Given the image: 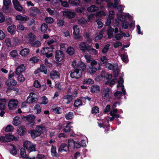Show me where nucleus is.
Here are the masks:
<instances>
[{
  "mask_svg": "<svg viewBox=\"0 0 159 159\" xmlns=\"http://www.w3.org/2000/svg\"><path fill=\"white\" fill-rule=\"evenodd\" d=\"M60 2H61V5L62 7H67L69 6V4L67 2L62 1V0H60Z\"/></svg>",
  "mask_w": 159,
  "mask_h": 159,
  "instance_id": "61",
  "label": "nucleus"
},
{
  "mask_svg": "<svg viewBox=\"0 0 159 159\" xmlns=\"http://www.w3.org/2000/svg\"><path fill=\"white\" fill-rule=\"evenodd\" d=\"M17 78V80L20 82H23L25 80V78L22 75L20 74Z\"/></svg>",
  "mask_w": 159,
  "mask_h": 159,
  "instance_id": "64",
  "label": "nucleus"
},
{
  "mask_svg": "<svg viewBox=\"0 0 159 159\" xmlns=\"http://www.w3.org/2000/svg\"><path fill=\"white\" fill-rule=\"evenodd\" d=\"M25 67L23 64H21L18 66L16 70V73L19 75L25 71Z\"/></svg>",
  "mask_w": 159,
  "mask_h": 159,
  "instance_id": "18",
  "label": "nucleus"
},
{
  "mask_svg": "<svg viewBox=\"0 0 159 159\" xmlns=\"http://www.w3.org/2000/svg\"><path fill=\"white\" fill-rule=\"evenodd\" d=\"M82 105V101L79 99H77L75 100L74 105L75 107H78L80 106H81Z\"/></svg>",
  "mask_w": 159,
  "mask_h": 159,
  "instance_id": "44",
  "label": "nucleus"
},
{
  "mask_svg": "<svg viewBox=\"0 0 159 159\" xmlns=\"http://www.w3.org/2000/svg\"><path fill=\"white\" fill-rule=\"evenodd\" d=\"M34 110L37 114H39L41 111L40 106L38 104H36L34 107Z\"/></svg>",
  "mask_w": 159,
  "mask_h": 159,
  "instance_id": "39",
  "label": "nucleus"
},
{
  "mask_svg": "<svg viewBox=\"0 0 159 159\" xmlns=\"http://www.w3.org/2000/svg\"><path fill=\"white\" fill-rule=\"evenodd\" d=\"M18 102L16 99L10 100L8 103V107L10 110H14L16 108Z\"/></svg>",
  "mask_w": 159,
  "mask_h": 159,
  "instance_id": "8",
  "label": "nucleus"
},
{
  "mask_svg": "<svg viewBox=\"0 0 159 159\" xmlns=\"http://www.w3.org/2000/svg\"><path fill=\"white\" fill-rule=\"evenodd\" d=\"M99 87L97 85H93L91 87V92L93 93H98L100 91Z\"/></svg>",
  "mask_w": 159,
  "mask_h": 159,
  "instance_id": "35",
  "label": "nucleus"
},
{
  "mask_svg": "<svg viewBox=\"0 0 159 159\" xmlns=\"http://www.w3.org/2000/svg\"><path fill=\"white\" fill-rule=\"evenodd\" d=\"M50 78L52 80L59 78L60 74L56 70L52 71L50 75Z\"/></svg>",
  "mask_w": 159,
  "mask_h": 159,
  "instance_id": "14",
  "label": "nucleus"
},
{
  "mask_svg": "<svg viewBox=\"0 0 159 159\" xmlns=\"http://www.w3.org/2000/svg\"><path fill=\"white\" fill-rule=\"evenodd\" d=\"M110 91V89L108 88H105L103 91L102 94V99H104L105 98H107L109 96V93Z\"/></svg>",
  "mask_w": 159,
  "mask_h": 159,
  "instance_id": "30",
  "label": "nucleus"
},
{
  "mask_svg": "<svg viewBox=\"0 0 159 159\" xmlns=\"http://www.w3.org/2000/svg\"><path fill=\"white\" fill-rule=\"evenodd\" d=\"M50 48L48 47L43 48L40 51V53L43 55H46L47 57H51L52 56V53L48 54V53L53 52V50H50Z\"/></svg>",
  "mask_w": 159,
  "mask_h": 159,
  "instance_id": "4",
  "label": "nucleus"
},
{
  "mask_svg": "<svg viewBox=\"0 0 159 159\" xmlns=\"http://www.w3.org/2000/svg\"><path fill=\"white\" fill-rule=\"evenodd\" d=\"M35 117L33 115H29L27 116L24 117V119H25L28 121L30 122V127L34 125V121Z\"/></svg>",
  "mask_w": 159,
  "mask_h": 159,
  "instance_id": "13",
  "label": "nucleus"
},
{
  "mask_svg": "<svg viewBox=\"0 0 159 159\" xmlns=\"http://www.w3.org/2000/svg\"><path fill=\"white\" fill-rule=\"evenodd\" d=\"M108 0H106V2L107 3V5L108 7L111 8H116V7H115V5L113 3L108 2Z\"/></svg>",
  "mask_w": 159,
  "mask_h": 159,
  "instance_id": "63",
  "label": "nucleus"
},
{
  "mask_svg": "<svg viewBox=\"0 0 159 159\" xmlns=\"http://www.w3.org/2000/svg\"><path fill=\"white\" fill-rule=\"evenodd\" d=\"M6 100L2 98L0 100V110H4L6 108Z\"/></svg>",
  "mask_w": 159,
  "mask_h": 159,
  "instance_id": "32",
  "label": "nucleus"
},
{
  "mask_svg": "<svg viewBox=\"0 0 159 159\" xmlns=\"http://www.w3.org/2000/svg\"><path fill=\"white\" fill-rule=\"evenodd\" d=\"M48 28V25L45 23H43L41 27V30L42 32H44Z\"/></svg>",
  "mask_w": 159,
  "mask_h": 159,
  "instance_id": "51",
  "label": "nucleus"
},
{
  "mask_svg": "<svg viewBox=\"0 0 159 159\" xmlns=\"http://www.w3.org/2000/svg\"><path fill=\"white\" fill-rule=\"evenodd\" d=\"M69 146L74 148H79L81 146V144L77 140L74 141V140H68Z\"/></svg>",
  "mask_w": 159,
  "mask_h": 159,
  "instance_id": "7",
  "label": "nucleus"
},
{
  "mask_svg": "<svg viewBox=\"0 0 159 159\" xmlns=\"http://www.w3.org/2000/svg\"><path fill=\"white\" fill-rule=\"evenodd\" d=\"M10 54L11 56L14 59L17 58L18 56V55L17 52L16 50H13L10 53Z\"/></svg>",
  "mask_w": 159,
  "mask_h": 159,
  "instance_id": "45",
  "label": "nucleus"
},
{
  "mask_svg": "<svg viewBox=\"0 0 159 159\" xmlns=\"http://www.w3.org/2000/svg\"><path fill=\"white\" fill-rule=\"evenodd\" d=\"M10 5H3L2 10L5 13H8L11 12V8L9 7Z\"/></svg>",
  "mask_w": 159,
  "mask_h": 159,
  "instance_id": "27",
  "label": "nucleus"
},
{
  "mask_svg": "<svg viewBox=\"0 0 159 159\" xmlns=\"http://www.w3.org/2000/svg\"><path fill=\"white\" fill-rule=\"evenodd\" d=\"M73 34L74 35L77 36L76 38L79 39L80 38L79 34L80 33V30L79 28L77 25H75L73 27Z\"/></svg>",
  "mask_w": 159,
  "mask_h": 159,
  "instance_id": "20",
  "label": "nucleus"
},
{
  "mask_svg": "<svg viewBox=\"0 0 159 159\" xmlns=\"http://www.w3.org/2000/svg\"><path fill=\"white\" fill-rule=\"evenodd\" d=\"M17 139V137L15 135L12 134L11 133H9L6 135L5 136H1L0 138V139Z\"/></svg>",
  "mask_w": 159,
  "mask_h": 159,
  "instance_id": "19",
  "label": "nucleus"
},
{
  "mask_svg": "<svg viewBox=\"0 0 159 159\" xmlns=\"http://www.w3.org/2000/svg\"><path fill=\"white\" fill-rule=\"evenodd\" d=\"M29 12L30 16H35L39 13L40 11L37 7H33L30 8Z\"/></svg>",
  "mask_w": 159,
  "mask_h": 159,
  "instance_id": "11",
  "label": "nucleus"
},
{
  "mask_svg": "<svg viewBox=\"0 0 159 159\" xmlns=\"http://www.w3.org/2000/svg\"><path fill=\"white\" fill-rule=\"evenodd\" d=\"M123 80L121 77H120L119 80L118 81V84L117 85V87L118 88L119 87H121V90L122 92L120 91H117L114 94V96L117 98V99L120 98L121 96L122 93L125 95L126 93V91L125 89L124 88V86L123 85Z\"/></svg>",
  "mask_w": 159,
  "mask_h": 159,
  "instance_id": "1",
  "label": "nucleus"
},
{
  "mask_svg": "<svg viewBox=\"0 0 159 159\" xmlns=\"http://www.w3.org/2000/svg\"><path fill=\"white\" fill-rule=\"evenodd\" d=\"M56 147H55L52 146L51 149V152L52 155L56 157H59V155L57 154V152L56 151Z\"/></svg>",
  "mask_w": 159,
  "mask_h": 159,
  "instance_id": "38",
  "label": "nucleus"
},
{
  "mask_svg": "<svg viewBox=\"0 0 159 159\" xmlns=\"http://www.w3.org/2000/svg\"><path fill=\"white\" fill-rule=\"evenodd\" d=\"M53 111L57 114H60L62 111V109L60 107H56L52 109Z\"/></svg>",
  "mask_w": 159,
  "mask_h": 159,
  "instance_id": "56",
  "label": "nucleus"
},
{
  "mask_svg": "<svg viewBox=\"0 0 159 159\" xmlns=\"http://www.w3.org/2000/svg\"><path fill=\"white\" fill-rule=\"evenodd\" d=\"M94 81L90 79H86L85 80L83 83L84 84H92L93 83Z\"/></svg>",
  "mask_w": 159,
  "mask_h": 159,
  "instance_id": "52",
  "label": "nucleus"
},
{
  "mask_svg": "<svg viewBox=\"0 0 159 159\" xmlns=\"http://www.w3.org/2000/svg\"><path fill=\"white\" fill-rule=\"evenodd\" d=\"M20 118L18 116L15 117L13 119L12 124L15 126H17L21 123Z\"/></svg>",
  "mask_w": 159,
  "mask_h": 159,
  "instance_id": "33",
  "label": "nucleus"
},
{
  "mask_svg": "<svg viewBox=\"0 0 159 159\" xmlns=\"http://www.w3.org/2000/svg\"><path fill=\"white\" fill-rule=\"evenodd\" d=\"M45 22L48 24H52L54 21L53 19L51 17H47L45 19Z\"/></svg>",
  "mask_w": 159,
  "mask_h": 159,
  "instance_id": "53",
  "label": "nucleus"
},
{
  "mask_svg": "<svg viewBox=\"0 0 159 159\" xmlns=\"http://www.w3.org/2000/svg\"><path fill=\"white\" fill-rule=\"evenodd\" d=\"M23 147L30 152L35 151V145L28 141L24 143Z\"/></svg>",
  "mask_w": 159,
  "mask_h": 159,
  "instance_id": "2",
  "label": "nucleus"
},
{
  "mask_svg": "<svg viewBox=\"0 0 159 159\" xmlns=\"http://www.w3.org/2000/svg\"><path fill=\"white\" fill-rule=\"evenodd\" d=\"M84 57L87 62H90L92 61V58L89 55L85 54Z\"/></svg>",
  "mask_w": 159,
  "mask_h": 159,
  "instance_id": "59",
  "label": "nucleus"
},
{
  "mask_svg": "<svg viewBox=\"0 0 159 159\" xmlns=\"http://www.w3.org/2000/svg\"><path fill=\"white\" fill-rule=\"evenodd\" d=\"M63 16L64 17H66L69 19H71L74 17L75 14L73 12L70 11H63Z\"/></svg>",
  "mask_w": 159,
  "mask_h": 159,
  "instance_id": "16",
  "label": "nucleus"
},
{
  "mask_svg": "<svg viewBox=\"0 0 159 159\" xmlns=\"http://www.w3.org/2000/svg\"><path fill=\"white\" fill-rule=\"evenodd\" d=\"M55 53V59L56 61L59 62L61 61L64 57V55L63 52L60 50H57Z\"/></svg>",
  "mask_w": 159,
  "mask_h": 159,
  "instance_id": "9",
  "label": "nucleus"
},
{
  "mask_svg": "<svg viewBox=\"0 0 159 159\" xmlns=\"http://www.w3.org/2000/svg\"><path fill=\"white\" fill-rule=\"evenodd\" d=\"M58 39L59 38L58 36H53L52 38H50L47 40V44L49 46L51 49L53 50L54 49V43L58 41Z\"/></svg>",
  "mask_w": 159,
  "mask_h": 159,
  "instance_id": "3",
  "label": "nucleus"
},
{
  "mask_svg": "<svg viewBox=\"0 0 159 159\" xmlns=\"http://www.w3.org/2000/svg\"><path fill=\"white\" fill-rule=\"evenodd\" d=\"M110 46V44H107L103 48L102 50V52L103 53H106L108 51L109 47Z\"/></svg>",
  "mask_w": 159,
  "mask_h": 159,
  "instance_id": "62",
  "label": "nucleus"
},
{
  "mask_svg": "<svg viewBox=\"0 0 159 159\" xmlns=\"http://www.w3.org/2000/svg\"><path fill=\"white\" fill-rule=\"evenodd\" d=\"M6 84L8 86H14L16 84L17 82L15 80H9L6 81Z\"/></svg>",
  "mask_w": 159,
  "mask_h": 159,
  "instance_id": "36",
  "label": "nucleus"
},
{
  "mask_svg": "<svg viewBox=\"0 0 159 159\" xmlns=\"http://www.w3.org/2000/svg\"><path fill=\"white\" fill-rule=\"evenodd\" d=\"M97 25H98V28L100 29L103 26V24L102 22L100 19H97L96 21Z\"/></svg>",
  "mask_w": 159,
  "mask_h": 159,
  "instance_id": "55",
  "label": "nucleus"
},
{
  "mask_svg": "<svg viewBox=\"0 0 159 159\" xmlns=\"http://www.w3.org/2000/svg\"><path fill=\"white\" fill-rule=\"evenodd\" d=\"M69 2L70 5L74 6H80L81 4L80 0H69Z\"/></svg>",
  "mask_w": 159,
  "mask_h": 159,
  "instance_id": "22",
  "label": "nucleus"
},
{
  "mask_svg": "<svg viewBox=\"0 0 159 159\" xmlns=\"http://www.w3.org/2000/svg\"><path fill=\"white\" fill-rule=\"evenodd\" d=\"M74 115L71 112H69L65 115V118L67 120H71L73 118Z\"/></svg>",
  "mask_w": 159,
  "mask_h": 159,
  "instance_id": "47",
  "label": "nucleus"
},
{
  "mask_svg": "<svg viewBox=\"0 0 159 159\" xmlns=\"http://www.w3.org/2000/svg\"><path fill=\"white\" fill-rule=\"evenodd\" d=\"M26 38L28 40V42L30 44L32 43L36 39V36L32 33L28 34L26 36Z\"/></svg>",
  "mask_w": 159,
  "mask_h": 159,
  "instance_id": "17",
  "label": "nucleus"
},
{
  "mask_svg": "<svg viewBox=\"0 0 159 159\" xmlns=\"http://www.w3.org/2000/svg\"><path fill=\"white\" fill-rule=\"evenodd\" d=\"M87 10L89 12H95L98 10V8L94 5H92L88 7Z\"/></svg>",
  "mask_w": 159,
  "mask_h": 159,
  "instance_id": "37",
  "label": "nucleus"
},
{
  "mask_svg": "<svg viewBox=\"0 0 159 159\" xmlns=\"http://www.w3.org/2000/svg\"><path fill=\"white\" fill-rule=\"evenodd\" d=\"M30 133L31 136L33 139L40 135V133L38 132L36 129L31 130Z\"/></svg>",
  "mask_w": 159,
  "mask_h": 159,
  "instance_id": "31",
  "label": "nucleus"
},
{
  "mask_svg": "<svg viewBox=\"0 0 159 159\" xmlns=\"http://www.w3.org/2000/svg\"><path fill=\"white\" fill-rule=\"evenodd\" d=\"M35 129L38 132L40 133V135L46 131V127L42 125L37 126Z\"/></svg>",
  "mask_w": 159,
  "mask_h": 159,
  "instance_id": "24",
  "label": "nucleus"
},
{
  "mask_svg": "<svg viewBox=\"0 0 159 159\" xmlns=\"http://www.w3.org/2000/svg\"><path fill=\"white\" fill-rule=\"evenodd\" d=\"M13 3L14 7L16 10L19 11H21L22 10L23 8L17 0H13Z\"/></svg>",
  "mask_w": 159,
  "mask_h": 159,
  "instance_id": "15",
  "label": "nucleus"
},
{
  "mask_svg": "<svg viewBox=\"0 0 159 159\" xmlns=\"http://www.w3.org/2000/svg\"><path fill=\"white\" fill-rule=\"evenodd\" d=\"M16 29V26L14 25H12L9 26L7 30L8 32L11 34H14L15 33V30Z\"/></svg>",
  "mask_w": 159,
  "mask_h": 159,
  "instance_id": "26",
  "label": "nucleus"
},
{
  "mask_svg": "<svg viewBox=\"0 0 159 159\" xmlns=\"http://www.w3.org/2000/svg\"><path fill=\"white\" fill-rule=\"evenodd\" d=\"M37 98L38 96L34 92H31L27 98V102L29 103H33L36 101Z\"/></svg>",
  "mask_w": 159,
  "mask_h": 159,
  "instance_id": "5",
  "label": "nucleus"
},
{
  "mask_svg": "<svg viewBox=\"0 0 159 159\" xmlns=\"http://www.w3.org/2000/svg\"><path fill=\"white\" fill-rule=\"evenodd\" d=\"M33 47H39L41 45L40 42L38 40L30 44Z\"/></svg>",
  "mask_w": 159,
  "mask_h": 159,
  "instance_id": "57",
  "label": "nucleus"
},
{
  "mask_svg": "<svg viewBox=\"0 0 159 159\" xmlns=\"http://www.w3.org/2000/svg\"><path fill=\"white\" fill-rule=\"evenodd\" d=\"M71 122H68L65 127L63 131L65 132H69L71 130V128L73 127L70 125V124H72Z\"/></svg>",
  "mask_w": 159,
  "mask_h": 159,
  "instance_id": "25",
  "label": "nucleus"
},
{
  "mask_svg": "<svg viewBox=\"0 0 159 159\" xmlns=\"http://www.w3.org/2000/svg\"><path fill=\"white\" fill-rule=\"evenodd\" d=\"M30 52V50L28 48H24L20 52V54L22 57H25L29 54Z\"/></svg>",
  "mask_w": 159,
  "mask_h": 159,
  "instance_id": "34",
  "label": "nucleus"
},
{
  "mask_svg": "<svg viewBox=\"0 0 159 159\" xmlns=\"http://www.w3.org/2000/svg\"><path fill=\"white\" fill-rule=\"evenodd\" d=\"M103 33L102 31L99 32L96 34L95 40L96 41L99 40L102 38L103 36Z\"/></svg>",
  "mask_w": 159,
  "mask_h": 159,
  "instance_id": "41",
  "label": "nucleus"
},
{
  "mask_svg": "<svg viewBox=\"0 0 159 159\" xmlns=\"http://www.w3.org/2000/svg\"><path fill=\"white\" fill-rule=\"evenodd\" d=\"M14 128L13 126L11 125H8L5 127V131L6 132H10L13 131Z\"/></svg>",
  "mask_w": 159,
  "mask_h": 159,
  "instance_id": "46",
  "label": "nucleus"
},
{
  "mask_svg": "<svg viewBox=\"0 0 159 159\" xmlns=\"http://www.w3.org/2000/svg\"><path fill=\"white\" fill-rule=\"evenodd\" d=\"M63 101L66 104L70 103L72 100V96L67 95H65L63 97Z\"/></svg>",
  "mask_w": 159,
  "mask_h": 159,
  "instance_id": "21",
  "label": "nucleus"
},
{
  "mask_svg": "<svg viewBox=\"0 0 159 159\" xmlns=\"http://www.w3.org/2000/svg\"><path fill=\"white\" fill-rule=\"evenodd\" d=\"M16 20L19 21H26L29 19V18L27 16H23L21 15H17L16 17Z\"/></svg>",
  "mask_w": 159,
  "mask_h": 159,
  "instance_id": "29",
  "label": "nucleus"
},
{
  "mask_svg": "<svg viewBox=\"0 0 159 159\" xmlns=\"http://www.w3.org/2000/svg\"><path fill=\"white\" fill-rule=\"evenodd\" d=\"M78 65V67H80L83 70H84L86 68L85 65L82 61H79Z\"/></svg>",
  "mask_w": 159,
  "mask_h": 159,
  "instance_id": "60",
  "label": "nucleus"
},
{
  "mask_svg": "<svg viewBox=\"0 0 159 159\" xmlns=\"http://www.w3.org/2000/svg\"><path fill=\"white\" fill-rule=\"evenodd\" d=\"M88 20L84 18H82L78 20V23L81 26L87 24Z\"/></svg>",
  "mask_w": 159,
  "mask_h": 159,
  "instance_id": "43",
  "label": "nucleus"
},
{
  "mask_svg": "<svg viewBox=\"0 0 159 159\" xmlns=\"http://www.w3.org/2000/svg\"><path fill=\"white\" fill-rule=\"evenodd\" d=\"M70 147L69 146H66V144L65 143L62 144L59 148L58 151L61 152H67L69 150V148Z\"/></svg>",
  "mask_w": 159,
  "mask_h": 159,
  "instance_id": "23",
  "label": "nucleus"
},
{
  "mask_svg": "<svg viewBox=\"0 0 159 159\" xmlns=\"http://www.w3.org/2000/svg\"><path fill=\"white\" fill-rule=\"evenodd\" d=\"M43 72L44 74H47V69L44 65L42 64L40 65V66L39 70H37L34 72V73L36 76L39 75V71Z\"/></svg>",
  "mask_w": 159,
  "mask_h": 159,
  "instance_id": "12",
  "label": "nucleus"
},
{
  "mask_svg": "<svg viewBox=\"0 0 159 159\" xmlns=\"http://www.w3.org/2000/svg\"><path fill=\"white\" fill-rule=\"evenodd\" d=\"M67 52L70 55H73L74 53V49L73 48L71 47H68L67 50Z\"/></svg>",
  "mask_w": 159,
  "mask_h": 159,
  "instance_id": "49",
  "label": "nucleus"
},
{
  "mask_svg": "<svg viewBox=\"0 0 159 159\" xmlns=\"http://www.w3.org/2000/svg\"><path fill=\"white\" fill-rule=\"evenodd\" d=\"M97 68L92 66L89 67L87 69V72L90 74H93L97 71Z\"/></svg>",
  "mask_w": 159,
  "mask_h": 159,
  "instance_id": "42",
  "label": "nucleus"
},
{
  "mask_svg": "<svg viewBox=\"0 0 159 159\" xmlns=\"http://www.w3.org/2000/svg\"><path fill=\"white\" fill-rule=\"evenodd\" d=\"M17 132L20 135H22L26 133V129L24 126L21 125L19 126Z\"/></svg>",
  "mask_w": 159,
  "mask_h": 159,
  "instance_id": "28",
  "label": "nucleus"
},
{
  "mask_svg": "<svg viewBox=\"0 0 159 159\" xmlns=\"http://www.w3.org/2000/svg\"><path fill=\"white\" fill-rule=\"evenodd\" d=\"M64 22L63 19H57V24L59 27L62 26L64 24Z\"/></svg>",
  "mask_w": 159,
  "mask_h": 159,
  "instance_id": "50",
  "label": "nucleus"
},
{
  "mask_svg": "<svg viewBox=\"0 0 159 159\" xmlns=\"http://www.w3.org/2000/svg\"><path fill=\"white\" fill-rule=\"evenodd\" d=\"M79 47L83 52H84L86 50L89 52V50L91 48V46L86 45V43L85 42H82L79 44Z\"/></svg>",
  "mask_w": 159,
  "mask_h": 159,
  "instance_id": "6",
  "label": "nucleus"
},
{
  "mask_svg": "<svg viewBox=\"0 0 159 159\" xmlns=\"http://www.w3.org/2000/svg\"><path fill=\"white\" fill-rule=\"evenodd\" d=\"M41 102L40 103L41 104L45 105L47 104L48 102V98L45 96L42 97L41 98Z\"/></svg>",
  "mask_w": 159,
  "mask_h": 159,
  "instance_id": "48",
  "label": "nucleus"
},
{
  "mask_svg": "<svg viewBox=\"0 0 159 159\" xmlns=\"http://www.w3.org/2000/svg\"><path fill=\"white\" fill-rule=\"evenodd\" d=\"M20 155L23 158H25L26 157V155L25 149L24 148H21L20 149Z\"/></svg>",
  "mask_w": 159,
  "mask_h": 159,
  "instance_id": "58",
  "label": "nucleus"
},
{
  "mask_svg": "<svg viewBox=\"0 0 159 159\" xmlns=\"http://www.w3.org/2000/svg\"><path fill=\"white\" fill-rule=\"evenodd\" d=\"M70 76L72 78L78 79L81 76V73L79 69H76L70 74Z\"/></svg>",
  "mask_w": 159,
  "mask_h": 159,
  "instance_id": "10",
  "label": "nucleus"
},
{
  "mask_svg": "<svg viewBox=\"0 0 159 159\" xmlns=\"http://www.w3.org/2000/svg\"><path fill=\"white\" fill-rule=\"evenodd\" d=\"M46 10L51 15H53L54 14L55 12L54 9L53 8H47L46 9Z\"/></svg>",
  "mask_w": 159,
  "mask_h": 159,
  "instance_id": "54",
  "label": "nucleus"
},
{
  "mask_svg": "<svg viewBox=\"0 0 159 159\" xmlns=\"http://www.w3.org/2000/svg\"><path fill=\"white\" fill-rule=\"evenodd\" d=\"M114 30L111 27H109L107 30V33L108 35V38H111L113 37V33Z\"/></svg>",
  "mask_w": 159,
  "mask_h": 159,
  "instance_id": "40",
  "label": "nucleus"
}]
</instances>
